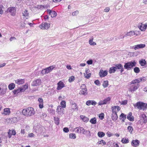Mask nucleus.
Masks as SVG:
<instances>
[{
	"mask_svg": "<svg viewBox=\"0 0 147 147\" xmlns=\"http://www.w3.org/2000/svg\"><path fill=\"white\" fill-rule=\"evenodd\" d=\"M82 133L88 136H91V134L90 131L86 130L84 129V130H83V131L82 132Z\"/></svg>",
	"mask_w": 147,
	"mask_h": 147,
	"instance_id": "35",
	"label": "nucleus"
},
{
	"mask_svg": "<svg viewBox=\"0 0 147 147\" xmlns=\"http://www.w3.org/2000/svg\"><path fill=\"white\" fill-rule=\"evenodd\" d=\"M75 129H77L76 132L77 133H82L83 132V130H84V128L81 127H77Z\"/></svg>",
	"mask_w": 147,
	"mask_h": 147,
	"instance_id": "31",
	"label": "nucleus"
},
{
	"mask_svg": "<svg viewBox=\"0 0 147 147\" xmlns=\"http://www.w3.org/2000/svg\"><path fill=\"white\" fill-rule=\"evenodd\" d=\"M79 11H76L72 13V15L73 16H76L78 14Z\"/></svg>",
	"mask_w": 147,
	"mask_h": 147,
	"instance_id": "60",
	"label": "nucleus"
},
{
	"mask_svg": "<svg viewBox=\"0 0 147 147\" xmlns=\"http://www.w3.org/2000/svg\"><path fill=\"white\" fill-rule=\"evenodd\" d=\"M22 113L26 117H30L33 115L35 113L34 109L32 107H29L22 110Z\"/></svg>",
	"mask_w": 147,
	"mask_h": 147,
	"instance_id": "1",
	"label": "nucleus"
},
{
	"mask_svg": "<svg viewBox=\"0 0 147 147\" xmlns=\"http://www.w3.org/2000/svg\"><path fill=\"white\" fill-rule=\"evenodd\" d=\"M115 67L116 68V70L117 69H121V72H122L124 71L123 66L121 64H116L115 65Z\"/></svg>",
	"mask_w": 147,
	"mask_h": 147,
	"instance_id": "17",
	"label": "nucleus"
},
{
	"mask_svg": "<svg viewBox=\"0 0 147 147\" xmlns=\"http://www.w3.org/2000/svg\"><path fill=\"white\" fill-rule=\"evenodd\" d=\"M29 18V13L28 10H26L23 12V18L27 19Z\"/></svg>",
	"mask_w": 147,
	"mask_h": 147,
	"instance_id": "18",
	"label": "nucleus"
},
{
	"mask_svg": "<svg viewBox=\"0 0 147 147\" xmlns=\"http://www.w3.org/2000/svg\"><path fill=\"white\" fill-rule=\"evenodd\" d=\"M61 106H62V107L63 108H65L66 107V102L65 101H62L60 103Z\"/></svg>",
	"mask_w": 147,
	"mask_h": 147,
	"instance_id": "51",
	"label": "nucleus"
},
{
	"mask_svg": "<svg viewBox=\"0 0 147 147\" xmlns=\"http://www.w3.org/2000/svg\"><path fill=\"white\" fill-rule=\"evenodd\" d=\"M112 113H117L116 112V109H117V111H119L120 109V107L118 106H114L112 107Z\"/></svg>",
	"mask_w": 147,
	"mask_h": 147,
	"instance_id": "22",
	"label": "nucleus"
},
{
	"mask_svg": "<svg viewBox=\"0 0 147 147\" xmlns=\"http://www.w3.org/2000/svg\"><path fill=\"white\" fill-rule=\"evenodd\" d=\"M110 100V97H108L106 99L104 100H103L100 101L98 103V104L99 105L106 104L109 103Z\"/></svg>",
	"mask_w": 147,
	"mask_h": 147,
	"instance_id": "9",
	"label": "nucleus"
},
{
	"mask_svg": "<svg viewBox=\"0 0 147 147\" xmlns=\"http://www.w3.org/2000/svg\"><path fill=\"white\" fill-rule=\"evenodd\" d=\"M127 129L131 134L132 133V131L133 130V129L132 126H129L127 127Z\"/></svg>",
	"mask_w": 147,
	"mask_h": 147,
	"instance_id": "52",
	"label": "nucleus"
},
{
	"mask_svg": "<svg viewBox=\"0 0 147 147\" xmlns=\"http://www.w3.org/2000/svg\"><path fill=\"white\" fill-rule=\"evenodd\" d=\"M140 82L139 80V79L138 78L132 81L131 82V84H134L137 83H139Z\"/></svg>",
	"mask_w": 147,
	"mask_h": 147,
	"instance_id": "45",
	"label": "nucleus"
},
{
	"mask_svg": "<svg viewBox=\"0 0 147 147\" xmlns=\"http://www.w3.org/2000/svg\"><path fill=\"white\" fill-rule=\"evenodd\" d=\"M10 113V109L9 108H5L4 109V112L2 114L5 115H9Z\"/></svg>",
	"mask_w": 147,
	"mask_h": 147,
	"instance_id": "25",
	"label": "nucleus"
},
{
	"mask_svg": "<svg viewBox=\"0 0 147 147\" xmlns=\"http://www.w3.org/2000/svg\"><path fill=\"white\" fill-rule=\"evenodd\" d=\"M98 135L99 137L102 138L105 135V133L99 131L98 133Z\"/></svg>",
	"mask_w": 147,
	"mask_h": 147,
	"instance_id": "42",
	"label": "nucleus"
},
{
	"mask_svg": "<svg viewBox=\"0 0 147 147\" xmlns=\"http://www.w3.org/2000/svg\"><path fill=\"white\" fill-rule=\"evenodd\" d=\"M111 118L113 121H116L118 118L117 113H112Z\"/></svg>",
	"mask_w": 147,
	"mask_h": 147,
	"instance_id": "28",
	"label": "nucleus"
},
{
	"mask_svg": "<svg viewBox=\"0 0 147 147\" xmlns=\"http://www.w3.org/2000/svg\"><path fill=\"white\" fill-rule=\"evenodd\" d=\"M35 135L32 133H30L28 134V136L29 137H34Z\"/></svg>",
	"mask_w": 147,
	"mask_h": 147,
	"instance_id": "58",
	"label": "nucleus"
},
{
	"mask_svg": "<svg viewBox=\"0 0 147 147\" xmlns=\"http://www.w3.org/2000/svg\"><path fill=\"white\" fill-rule=\"evenodd\" d=\"M87 63L88 65H91L92 64L93 61L92 60H90L87 61Z\"/></svg>",
	"mask_w": 147,
	"mask_h": 147,
	"instance_id": "64",
	"label": "nucleus"
},
{
	"mask_svg": "<svg viewBox=\"0 0 147 147\" xmlns=\"http://www.w3.org/2000/svg\"><path fill=\"white\" fill-rule=\"evenodd\" d=\"M107 74L108 71H107L100 69L99 73V75L100 77L102 78L107 76Z\"/></svg>",
	"mask_w": 147,
	"mask_h": 147,
	"instance_id": "12",
	"label": "nucleus"
},
{
	"mask_svg": "<svg viewBox=\"0 0 147 147\" xmlns=\"http://www.w3.org/2000/svg\"><path fill=\"white\" fill-rule=\"evenodd\" d=\"M41 82V80L40 79H37L33 82L32 85L33 86H37L40 85Z\"/></svg>",
	"mask_w": 147,
	"mask_h": 147,
	"instance_id": "13",
	"label": "nucleus"
},
{
	"mask_svg": "<svg viewBox=\"0 0 147 147\" xmlns=\"http://www.w3.org/2000/svg\"><path fill=\"white\" fill-rule=\"evenodd\" d=\"M11 119H7L5 120V122L7 123H12V121L11 120Z\"/></svg>",
	"mask_w": 147,
	"mask_h": 147,
	"instance_id": "54",
	"label": "nucleus"
},
{
	"mask_svg": "<svg viewBox=\"0 0 147 147\" xmlns=\"http://www.w3.org/2000/svg\"><path fill=\"white\" fill-rule=\"evenodd\" d=\"M69 137L71 139H75L76 138V136L75 134H69Z\"/></svg>",
	"mask_w": 147,
	"mask_h": 147,
	"instance_id": "44",
	"label": "nucleus"
},
{
	"mask_svg": "<svg viewBox=\"0 0 147 147\" xmlns=\"http://www.w3.org/2000/svg\"><path fill=\"white\" fill-rule=\"evenodd\" d=\"M15 87V84L13 83H11L8 86L10 90H12L14 89Z\"/></svg>",
	"mask_w": 147,
	"mask_h": 147,
	"instance_id": "41",
	"label": "nucleus"
},
{
	"mask_svg": "<svg viewBox=\"0 0 147 147\" xmlns=\"http://www.w3.org/2000/svg\"><path fill=\"white\" fill-rule=\"evenodd\" d=\"M116 71V68L115 67H113L110 68L109 70V72L110 74L114 73Z\"/></svg>",
	"mask_w": 147,
	"mask_h": 147,
	"instance_id": "33",
	"label": "nucleus"
},
{
	"mask_svg": "<svg viewBox=\"0 0 147 147\" xmlns=\"http://www.w3.org/2000/svg\"><path fill=\"white\" fill-rule=\"evenodd\" d=\"M145 46L144 44H141L135 45L132 47H131V48L132 49H134L135 50H136L139 49L143 48L145 47Z\"/></svg>",
	"mask_w": 147,
	"mask_h": 147,
	"instance_id": "6",
	"label": "nucleus"
},
{
	"mask_svg": "<svg viewBox=\"0 0 147 147\" xmlns=\"http://www.w3.org/2000/svg\"><path fill=\"white\" fill-rule=\"evenodd\" d=\"M71 107L73 109L78 110V108L77 107L76 104L75 102H72V103Z\"/></svg>",
	"mask_w": 147,
	"mask_h": 147,
	"instance_id": "40",
	"label": "nucleus"
},
{
	"mask_svg": "<svg viewBox=\"0 0 147 147\" xmlns=\"http://www.w3.org/2000/svg\"><path fill=\"white\" fill-rule=\"evenodd\" d=\"M136 64V62L135 61H131L125 63L124 65V67L125 69L129 70L132 68L133 67L135 66Z\"/></svg>",
	"mask_w": 147,
	"mask_h": 147,
	"instance_id": "3",
	"label": "nucleus"
},
{
	"mask_svg": "<svg viewBox=\"0 0 147 147\" xmlns=\"http://www.w3.org/2000/svg\"><path fill=\"white\" fill-rule=\"evenodd\" d=\"M7 89V86L5 84H0V95L2 96L5 94Z\"/></svg>",
	"mask_w": 147,
	"mask_h": 147,
	"instance_id": "4",
	"label": "nucleus"
},
{
	"mask_svg": "<svg viewBox=\"0 0 147 147\" xmlns=\"http://www.w3.org/2000/svg\"><path fill=\"white\" fill-rule=\"evenodd\" d=\"M57 89L58 90H60L65 86L64 83L61 81H60L57 83Z\"/></svg>",
	"mask_w": 147,
	"mask_h": 147,
	"instance_id": "16",
	"label": "nucleus"
},
{
	"mask_svg": "<svg viewBox=\"0 0 147 147\" xmlns=\"http://www.w3.org/2000/svg\"><path fill=\"white\" fill-rule=\"evenodd\" d=\"M139 28L142 31H144L146 28V27L145 25L141 24V25L139 27Z\"/></svg>",
	"mask_w": 147,
	"mask_h": 147,
	"instance_id": "38",
	"label": "nucleus"
},
{
	"mask_svg": "<svg viewBox=\"0 0 147 147\" xmlns=\"http://www.w3.org/2000/svg\"><path fill=\"white\" fill-rule=\"evenodd\" d=\"M56 112L59 115H62L64 114V110L63 108L60 106H57Z\"/></svg>",
	"mask_w": 147,
	"mask_h": 147,
	"instance_id": "7",
	"label": "nucleus"
},
{
	"mask_svg": "<svg viewBox=\"0 0 147 147\" xmlns=\"http://www.w3.org/2000/svg\"><path fill=\"white\" fill-rule=\"evenodd\" d=\"M55 123L57 125L59 124V118L58 117H54Z\"/></svg>",
	"mask_w": 147,
	"mask_h": 147,
	"instance_id": "49",
	"label": "nucleus"
},
{
	"mask_svg": "<svg viewBox=\"0 0 147 147\" xmlns=\"http://www.w3.org/2000/svg\"><path fill=\"white\" fill-rule=\"evenodd\" d=\"M16 83L17 84H22L24 83V81L23 79H18L15 81Z\"/></svg>",
	"mask_w": 147,
	"mask_h": 147,
	"instance_id": "30",
	"label": "nucleus"
},
{
	"mask_svg": "<svg viewBox=\"0 0 147 147\" xmlns=\"http://www.w3.org/2000/svg\"><path fill=\"white\" fill-rule=\"evenodd\" d=\"M42 29H47L50 27V24L46 22L42 23L39 26Z\"/></svg>",
	"mask_w": 147,
	"mask_h": 147,
	"instance_id": "11",
	"label": "nucleus"
},
{
	"mask_svg": "<svg viewBox=\"0 0 147 147\" xmlns=\"http://www.w3.org/2000/svg\"><path fill=\"white\" fill-rule=\"evenodd\" d=\"M7 10L12 16H14L16 14V8L15 7H10Z\"/></svg>",
	"mask_w": 147,
	"mask_h": 147,
	"instance_id": "8",
	"label": "nucleus"
},
{
	"mask_svg": "<svg viewBox=\"0 0 147 147\" xmlns=\"http://www.w3.org/2000/svg\"><path fill=\"white\" fill-rule=\"evenodd\" d=\"M80 117L81 119H82L85 122H87L89 120V119L88 117L83 115H81L80 116Z\"/></svg>",
	"mask_w": 147,
	"mask_h": 147,
	"instance_id": "32",
	"label": "nucleus"
},
{
	"mask_svg": "<svg viewBox=\"0 0 147 147\" xmlns=\"http://www.w3.org/2000/svg\"><path fill=\"white\" fill-rule=\"evenodd\" d=\"M80 91V94H82L86 95L87 94V89H81Z\"/></svg>",
	"mask_w": 147,
	"mask_h": 147,
	"instance_id": "34",
	"label": "nucleus"
},
{
	"mask_svg": "<svg viewBox=\"0 0 147 147\" xmlns=\"http://www.w3.org/2000/svg\"><path fill=\"white\" fill-rule=\"evenodd\" d=\"M93 37H92V38L90 39L89 40V44L91 45L95 46L96 45V42H93Z\"/></svg>",
	"mask_w": 147,
	"mask_h": 147,
	"instance_id": "36",
	"label": "nucleus"
},
{
	"mask_svg": "<svg viewBox=\"0 0 147 147\" xmlns=\"http://www.w3.org/2000/svg\"><path fill=\"white\" fill-rule=\"evenodd\" d=\"M23 92L22 91L21 88H18L17 89L14 90L13 91V92L14 94L17 95L19 93Z\"/></svg>",
	"mask_w": 147,
	"mask_h": 147,
	"instance_id": "24",
	"label": "nucleus"
},
{
	"mask_svg": "<svg viewBox=\"0 0 147 147\" xmlns=\"http://www.w3.org/2000/svg\"><path fill=\"white\" fill-rule=\"evenodd\" d=\"M96 119L95 117L91 119L90 121V122L92 124H95L96 123Z\"/></svg>",
	"mask_w": 147,
	"mask_h": 147,
	"instance_id": "39",
	"label": "nucleus"
},
{
	"mask_svg": "<svg viewBox=\"0 0 147 147\" xmlns=\"http://www.w3.org/2000/svg\"><path fill=\"white\" fill-rule=\"evenodd\" d=\"M74 77L73 76H72L69 78V82H71L74 81Z\"/></svg>",
	"mask_w": 147,
	"mask_h": 147,
	"instance_id": "55",
	"label": "nucleus"
},
{
	"mask_svg": "<svg viewBox=\"0 0 147 147\" xmlns=\"http://www.w3.org/2000/svg\"><path fill=\"white\" fill-rule=\"evenodd\" d=\"M132 114L131 113H129L128 114L127 118L130 121H133L134 120V117L132 116Z\"/></svg>",
	"mask_w": 147,
	"mask_h": 147,
	"instance_id": "29",
	"label": "nucleus"
},
{
	"mask_svg": "<svg viewBox=\"0 0 147 147\" xmlns=\"http://www.w3.org/2000/svg\"><path fill=\"white\" fill-rule=\"evenodd\" d=\"M135 35H137V34L136 33H135L134 31H131L129 32V36H131Z\"/></svg>",
	"mask_w": 147,
	"mask_h": 147,
	"instance_id": "53",
	"label": "nucleus"
},
{
	"mask_svg": "<svg viewBox=\"0 0 147 147\" xmlns=\"http://www.w3.org/2000/svg\"><path fill=\"white\" fill-rule=\"evenodd\" d=\"M106 134L109 137H110L113 135V134L111 133V132L109 131L107 132Z\"/></svg>",
	"mask_w": 147,
	"mask_h": 147,
	"instance_id": "62",
	"label": "nucleus"
},
{
	"mask_svg": "<svg viewBox=\"0 0 147 147\" xmlns=\"http://www.w3.org/2000/svg\"><path fill=\"white\" fill-rule=\"evenodd\" d=\"M47 12L52 18L55 17L57 16V13L54 11H52L51 10L49 9L47 10Z\"/></svg>",
	"mask_w": 147,
	"mask_h": 147,
	"instance_id": "14",
	"label": "nucleus"
},
{
	"mask_svg": "<svg viewBox=\"0 0 147 147\" xmlns=\"http://www.w3.org/2000/svg\"><path fill=\"white\" fill-rule=\"evenodd\" d=\"M55 68V67L54 66L52 65L48 67L46 69H45L47 74H48L52 70Z\"/></svg>",
	"mask_w": 147,
	"mask_h": 147,
	"instance_id": "26",
	"label": "nucleus"
},
{
	"mask_svg": "<svg viewBox=\"0 0 147 147\" xmlns=\"http://www.w3.org/2000/svg\"><path fill=\"white\" fill-rule=\"evenodd\" d=\"M99 117L100 119H103L104 118V114L103 113L100 114L99 115Z\"/></svg>",
	"mask_w": 147,
	"mask_h": 147,
	"instance_id": "57",
	"label": "nucleus"
},
{
	"mask_svg": "<svg viewBox=\"0 0 147 147\" xmlns=\"http://www.w3.org/2000/svg\"><path fill=\"white\" fill-rule=\"evenodd\" d=\"M80 89H87L86 86L84 84H82L80 86Z\"/></svg>",
	"mask_w": 147,
	"mask_h": 147,
	"instance_id": "59",
	"label": "nucleus"
},
{
	"mask_svg": "<svg viewBox=\"0 0 147 147\" xmlns=\"http://www.w3.org/2000/svg\"><path fill=\"white\" fill-rule=\"evenodd\" d=\"M34 131L37 133L38 135L41 134L42 133V128L40 125H37L35 127H34Z\"/></svg>",
	"mask_w": 147,
	"mask_h": 147,
	"instance_id": "10",
	"label": "nucleus"
},
{
	"mask_svg": "<svg viewBox=\"0 0 147 147\" xmlns=\"http://www.w3.org/2000/svg\"><path fill=\"white\" fill-rule=\"evenodd\" d=\"M98 143L100 144H102L103 146L105 145L106 144V142L103 140H101V141H99Z\"/></svg>",
	"mask_w": 147,
	"mask_h": 147,
	"instance_id": "48",
	"label": "nucleus"
},
{
	"mask_svg": "<svg viewBox=\"0 0 147 147\" xmlns=\"http://www.w3.org/2000/svg\"><path fill=\"white\" fill-rule=\"evenodd\" d=\"M139 62L141 65L142 66L144 65L146 63V61L144 59H142Z\"/></svg>",
	"mask_w": 147,
	"mask_h": 147,
	"instance_id": "37",
	"label": "nucleus"
},
{
	"mask_svg": "<svg viewBox=\"0 0 147 147\" xmlns=\"http://www.w3.org/2000/svg\"><path fill=\"white\" fill-rule=\"evenodd\" d=\"M140 141L138 140H133L131 142V145L134 147H137L139 146Z\"/></svg>",
	"mask_w": 147,
	"mask_h": 147,
	"instance_id": "19",
	"label": "nucleus"
},
{
	"mask_svg": "<svg viewBox=\"0 0 147 147\" xmlns=\"http://www.w3.org/2000/svg\"><path fill=\"white\" fill-rule=\"evenodd\" d=\"M139 86L138 84H137L136 86H132L129 88V91L133 92L137 90Z\"/></svg>",
	"mask_w": 147,
	"mask_h": 147,
	"instance_id": "15",
	"label": "nucleus"
},
{
	"mask_svg": "<svg viewBox=\"0 0 147 147\" xmlns=\"http://www.w3.org/2000/svg\"><path fill=\"white\" fill-rule=\"evenodd\" d=\"M120 103L121 105H125L127 103V100H124L120 102Z\"/></svg>",
	"mask_w": 147,
	"mask_h": 147,
	"instance_id": "61",
	"label": "nucleus"
},
{
	"mask_svg": "<svg viewBox=\"0 0 147 147\" xmlns=\"http://www.w3.org/2000/svg\"><path fill=\"white\" fill-rule=\"evenodd\" d=\"M140 119L139 121L140 124L141 125L144 123H146L147 122V118L145 114H142L140 116Z\"/></svg>",
	"mask_w": 147,
	"mask_h": 147,
	"instance_id": "5",
	"label": "nucleus"
},
{
	"mask_svg": "<svg viewBox=\"0 0 147 147\" xmlns=\"http://www.w3.org/2000/svg\"><path fill=\"white\" fill-rule=\"evenodd\" d=\"M11 130L10 129L8 132V136L9 138H10L11 136L13 135H15L16 134V131L14 130H12L11 132Z\"/></svg>",
	"mask_w": 147,
	"mask_h": 147,
	"instance_id": "21",
	"label": "nucleus"
},
{
	"mask_svg": "<svg viewBox=\"0 0 147 147\" xmlns=\"http://www.w3.org/2000/svg\"><path fill=\"white\" fill-rule=\"evenodd\" d=\"M134 72L136 73H139L140 71V70L139 69V68L138 67H136L134 68Z\"/></svg>",
	"mask_w": 147,
	"mask_h": 147,
	"instance_id": "50",
	"label": "nucleus"
},
{
	"mask_svg": "<svg viewBox=\"0 0 147 147\" xmlns=\"http://www.w3.org/2000/svg\"><path fill=\"white\" fill-rule=\"evenodd\" d=\"M86 104L88 105H95L96 104V102L94 100H88L87 101Z\"/></svg>",
	"mask_w": 147,
	"mask_h": 147,
	"instance_id": "27",
	"label": "nucleus"
},
{
	"mask_svg": "<svg viewBox=\"0 0 147 147\" xmlns=\"http://www.w3.org/2000/svg\"><path fill=\"white\" fill-rule=\"evenodd\" d=\"M121 142L123 143H127L129 142L128 139L127 138H123L121 140Z\"/></svg>",
	"mask_w": 147,
	"mask_h": 147,
	"instance_id": "43",
	"label": "nucleus"
},
{
	"mask_svg": "<svg viewBox=\"0 0 147 147\" xmlns=\"http://www.w3.org/2000/svg\"><path fill=\"white\" fill-rule=\"evenodd\" d=\"M134 106L136 109L139 110H145L147 108V104L142 102L139 101L136 104H133Z\"/></svg>",
	"mask_w": 147,
	"mask_h": 147,
	"instance_id": "2",
	"label": "nucleus"
},
{
	"mask_svg": "<svg viewBox=\"0 0 147 147\" xmlns=\"http://www.w3.org/2000/svg\"><path fill=\"white\" fill-rule=\"evenodd\" d=\"M11 120L12 121V123H15L17 122L19 120L21 119L19 117H14L12 118H11Z\"/></svg>",
	"mask_w": 147,
	"mask_h": 147,
	"instance_id": "23",
	"label": "nucleus"
},
{
	"mask_svg": "<svg viewBox=\"0 0 147 147\" xmlns=\"http://www.w3.org/2000/svg\"><path fill=\"white\" fill-rule=\"evenodd\" d=\"M38 101L39 102V106L40 109H42L43 107V99L41 98H39L38 99Z\"/></svg>",
	"mask_w": 147,
	"mask_h": 147,
	"instance_id": "20",
	"label": "nucleus"
},
{
	"mask_svg": "<svg viewBox=\"0 0 147 147\" xmlns=\"http://www.w3.org/2000/svg\"><path fill=\"white\" fill-rule=\"evenodd\" d=\"M28 88V84H26L23 87L21 88L22 89V91L23 92L24 91L27 89Z\"/></svg>",
	"mask_w": 147,
	"mask_h": 147,
	"instance_id": "47",
	"label": "nucleus"
},
{
	"mask_svg": "<svg viewBox=\"0 0 147 147\" xmlns=\"http://www.w3.org/2000/svg\"><path fill=\"white\" fill-rule=\"evenodd\" d=\"M108 85V81L107 80L105 81H104L102 86L104 88H106L107 87Z\"/></svg>",
	"mask_w": 147,
	"mask_h": 147,
	"instance_id": "46",
	"label": "nucleus"
},
{
	"mask_svg": "<svg viewBox=\"0 0 147 147\" xmlns=\"http://www.w3.org/2000/svg\"><path fill=\"white\" fill-rule=\"evenodd\" d=\"M91 75V74L90 73H89L87 74H85L84 76L87 79H88L90 77Z\"/></svg>",
	"mask_w": 147,
	"mask_h": 147,
	"instance_id": "56",
	"label": "nucleus"
},
{
	"mask_svg": "<svg viewBox=\"0 0 147 147\" xmlns=\"http://www.w3.org/2000/svg\"><path fill=\"white\" fill-rule=\"evenodd\" d=\"M36 8L39 9H43L44 8V6L42 5H37Z\"/></svg>",
	"mask_w": 147,
	"mask_h": 147,
	"instance_id": "63",
	"label": "nucleus"
}]
</instances>
